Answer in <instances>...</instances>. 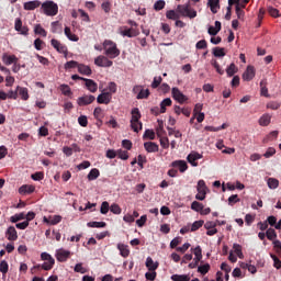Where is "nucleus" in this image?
I'll use <instances>...</instances> for the list:
<instances>
[{
    "mask_svg": "<svg viewBox=\"0 0 281 281\" xmlns=\"http://www.w3.org/2000/svg\"><path fill=\"white\" fill-rule=\"evenodd\" d=\"M103 49H104V54L105 56H108V58H117V56H120V48H117V44L111 40H105L103 42Z\"/></svg>",
    "mask_w": 281,
    "mask_h": 281,
    "instance_id": "1",
    "label": "nucleus"
},
{
    "mask_svg": "<svg viewBox=\"0 0 281 281\" xmlns=\"http://www.w3.org/2000/svg\"><path fill=\"white\" fill-rule=\"evenodd\" d=\"M142 113L139 112V108H134L132 110V119H131V128L134 133H139L144 126L142 123Z\"/></svg>",
    "mask_w": 281,
    "mask_h": 281,
    "instance_id": "2",
    "label": "nucleus"
},
{
    "mask_svg": "<svg viewBox=\"0 0 281 281\" xmlns=\"http://www.w3.org/2000/svg\"><path fill=\"white\" fill-rule=\"evenodd\" d=\"M41 10L46 16H56V14H58V4L48 0L41 4Z\"/></svg>",
    "mask_w": 281,
    "mask_h": 281,
    "instance_id": "3",
    "label": "nucleus"
},
{
    "mask_svg": "<svg viewBox=\"0 0 281 281\" xmlns=\"http://www.w3.org/2000/svg\"><path fill=\"white\" fill-rule=\"evenodd\" d=\"M176 10L180 14V16H188V19H196V10L190 8V3L178 4Z\"/></svg>",
    "mask_w": 281,
    "mask_h": 281,
    "instance_id": "4",
    "label": "nucleus"
},
{
    "mask_svg": "<svg viewBox=\"0 0 281 281\" xmlns=\"http://www.w3.org/2000/svg\"><path fill=\"white\" fill-rule=\"evenodd\" d=\"M119 34H121V36H126L127 38H135V36H139V29L122 26L120 27Z\"/></svg>",
    "mask_w": 281,
    "mask_h": 281,
    "instance_id": "5",
    "label": "nucleus"
},
{
    "mask_svg": "<svg viewBox=\"0 0 281 281\" xmlns=\"http://www.w3.org/2000/svg\"><path fill=\"white\" fill-rule=\"evenodd\" d=\"M14 30L15 32H19V34H21L22 36H29L30 34V29L27 26H23V21L21 20V18L15 19Z\"/></svg>",
    "mask_w": 281,
    "mask_h": 281,
    "instance_id": "6",
    "label": "nucleus"
},
{
    "mask_svg": "<svg viewBox=\"0 0 281 281\" xmlns=\"http://www.w3.org/2000/svg\"><path fill=\"white\" fill-rule=\"evenodd\" d=\"M55 256L58 262H67V260L71 258V251L66 250L65 248H60L56 250Z\"/></svg>",
    "mask_w": 281,
    "mask_h": 281,
    "instance_id": "7",
    "label": "nucleus"
},
{
    "mask_svg": "<svg viewBox=\"0 0 281 281\" xmlns=\"http://www.w3.org/2000/svg\"><path fill=\"white\" fill-rule=\"evenodd\" d=\"M97 67H113V61L109 57L100 55L94 59Z\"/></svg>",
    "mask_w": 281,
    "mask_h": 281,
    "instance_id": "8",
    "label": "nucleus"
},
{
    "mask_svg": "<svg viewBox=\"0 0 281 281\" xmlns=\"http://www.w3.org/2000/svg\"><path fill=\"white\" fill-rule=\"evenodd\" d=\"M171 93H172L173 100L179 102V104H184V102H188V97L183 94V92H181L179 88H172Z\"/></svg>",
    "mask_w": 281,
    "mask_h": 281,
    "instance_id": "9",
    "label": "nucleus"
},
{
    "mask_svg": "<svg viewBox=\"0 0 281 281\" xmlns=\"http://www.w3.org/2000/svg\"><path fill=\"white\" fill-rule=\"evenodd\" d=\"M95 102V97L93 94H86L77 99V104L79 106H88V104H93Z\"/></svg>",
    "mask_w": 281,
    "mask_h": 281,
    "instance_id": "10",
    "label": "nucleus"
},
{
    "mask_svg": "<svg viewBox=\"0 0 281 281\" xmlns=\"http://www.w3.org/2000/svg\"><path fill=\"white\" fill-rule=\"evenodd\" d=\"M199 159H203V155H201L196 151H192L187 157V161H189L191 164V166H193V167L199 166V162H196V161H199Z\"/></svg>",
    "mask_w": 281,
    "mask_h": 281,
    "instance_id": "11",
    "label": "nucleus"
},
{
    "mask_svg": "<svg viewBox=\"0 0 281 281\" xmlns=\"http://www.w3.org/2000/svg\"><path fill=\"white\" fill-rule=\"evenodd\" d=\"M254 78H256V68H254V66H248L243 74V79L249 82L254 80Z\"/></svg>",
    "mask_w": 281,
    "mask_h": 281,
    "instance_id": "12",
    "label": "nucleus"
},
{
    "mask_svg": "<svg viewBox=\"0 0 281 281\" xmlns=\"http://www.w3.org/2000/svg\"><path fill=\"white\" fill-rule=\"evenodd\" d=\"M116 248L119 249L120 256H122V258H128L131 256V249H128V245L119 243Z\"/></svg>",
    "mask_w": 281,
    "mask_h": 281,
    "instance_id": "13",
    "label": "nucleus"
},
{
    "mask_svg": "<svg viewBox=\"0 0 281 281\" xmlns=\"http://www.w3.org/2000/svg\"><path fill=\"white\" fill-rule=\"evenodd\" d=\"M111 92H103L98 95L97 102L98 104H110L111 103Z\"/></svg>",
    "mask_w": 281,
    "mask_h": 281,
    "instance_id": "14",
    "label": "nucleus"
},
{
    "mask_svg": "<svg viewBox=\"0 0 281 281\" xmlns=\"http://www.w3.org/2000/svg\"><path fill=\"white\" fill-rule=\"evenodd\" d=\"M50 45L56 49L59 54H67V46L60 44L58 40H52Z\"/></svg>",
    "mask_w": 281,
    "mask_h": 281,
    "instance_id": "15",
    "label": "nucleus"
},
{
    "mask_svg": "<svg viewBox=\"0 0 281 281\" xmlns=\"http://www.w3.org/2000/svg\"><path fill=\"white\" fill-rule=\"evenodd\" d=\"M83 82H85L88 91H90V93H95V91H98V83L94 82L92 79L86 78V79H83Z\"/></svg>",
    "mask_w": 281,
    "mask_h": 281,
    "instance_id": "16",
    "label": "nucleus"
},
{
    "mask_svg": "<svg viewBox=\"0 0 281 281\" xmlns=\"http://www.w3.org/2000/svg\"><path fill=\"white\" fill-rule=\"evenodd\" d=\"M5 236L8 240H18L19 239V234L16 233V228L14 226H10Z\"/></svg>",
    "mask_w": 281,
    "mask_h": 281,
    "instance_id": "17",
    "label": "nucleus"
},
{
    "mask_svg": "<svg viewBox=\"0 0 281 281\" xmlns=\"http://www.w3.org/2000/svg\"><path fill=\"white\" fill-rule=\"evenodd\" d=\"M172 168H179L180 172H186L188 170V162L186 160H176L171 162Z\"/></svg>",
    "mask_w": 281,
    "mask_h": 281,
    "instance_id": "18",
    "label": "nucleus"
},
{
    "mask_svg": "<svg viewBox=\"0 0 281 281\" xmlns=\"http://www.w3.org/2000/svg\"><path fill=\"white\" fill-rule=\"evenodd\" d=\"M24 10H36V8H41V1L40 0H33L29 2H24L23 4Z\"/></svg>",
    "mask_w": 281,
    "mask_h": 281,
    "instance_id": "19",
    "label": "nucleus"
},
{
    "mask_svg": "<svg viewBox=\"0 0 281 281\" xmlns=\"http://www.w3.org/2000/svg\"><path fill=\"white\" fill-rule=\"evenodd\" d=\"M144 148L148 153H159V145L157 143L146 142L144 143Z\"/></svg>",
    "mask_w": 281,
    "mask_h": 281,
    "instance_id": "20",
    "label": "nucleus"
},
{
    "mask_svg": "<svg viewBox=\"0 0 281 281\" xmlns=\"http://www.w3.org/2000/svg\"><path fill=\"white\" fill-rule=\"evenodd\" d=\"M207 4L213 14H216L221 10V0H209Z\"/></svg>",
    "mask_w": 281,
    "mask_h": 281,
    "instance_id": "21",
    "label": "nucleus"
},
{
    "mask_svg": "<svg viewBox=\"0 0 281 281\" xmlns=\"http://www.w3.org/2000/svg\"><path fill=\"white\" fill-rule=\"evenodd\" d=\"M64 34H65V36H67V38H68L69 41H72L74 43H78V41H80V38L78 37V35L71 33V29H70L69 26H66V27H65Z\"/></svg>",
    "mask_w": 281,
    "mask_h": 281,
    "instance_id": "22",
    "label": "nucleus"
},
{
    "mask_svg": "<svg viewBox=\"0 0 281 281\" xmlns=\"http://www.w3.org/2000/svg\"><path fill=\"white\" fill-rule=\"evenodd\" d=\"M50 32L53 34H63V25L60 24V22L58 21L52 22Z\"/></svg>",
    "mask_w": 281,
    "mask_h": 281,
    "instance_id": "23",
    "label": "nucleus"
},
{
    "mask_svg": "<svg viewBox=\"0 0 281 281\" xmlns=\"http://www.w3.org/2000/svg\"><path fill=\"white\" fill-rule=\"evenodd\" d=\"M34 190H36L34 186L23 184L22 187H20L19 192L20 194H32Z\"/></svg>",
    "mask_w": 281,
    "mask_h": 281,
    "instance_id": "24",
    "label": "nucleus"
},
{
    "mask_svg": "<svg viewBox=\"0 0 281 281\" xmlns=\"http://www.w3.org/2000/svg\"><path fill=\"white\" fill-rule=\"evenodd\" d=\"M145 265L148 271H157V269L159 268V263L155 262L150 257H147Z\"/></svg>",
    "mask_w": 281,
    "mask_h": 281,
    "instance_id": "25",
    "label": "nucleus"
},
{
    "mask_svg": "<svg viewBox=\"0 0 281 281\" xmlns=\"http://www.w3.org/2000/svg\"><path fill=\"white\" fill-rule=\"evenodd\" d=\"M16 60H19V58H16L14 55L3 54L2 56V63H4V65H13V63H16Z\"/></svg>",
    "mask_w": 281,
    "mask_h": 281,
    "instance_id": "26",
    "label": "nucleus"
},
{
    "mask_svg": "<svg viewBox=\"0 0 281 281\" xmlns=\"http://www.w3.org/2000/svg\"><path fill=\"white\" fill-rule=\"evenodd\" d=\"M166 18L169 19V21H177L181 19V14H179L176 10H169L166 12Z\"/></svg>",
    "mask_w": 281,
    "mask_h": 281,
    "instance_id": "27",
    "label": "nucleus"
},
{
    "mask_svg": "<svg viewBox=\"0 0 281 281\" xmlns=\"http://www.w3.org/2000/svg\"><path fill=\"white\" fill-rule=\"evenodd\" d=\"M77 69L79 71V74H82V76H91V67H89L85 64H79Z\"/></svg>",
    "mask_w": 281,
    "mask_h": 281,
    "instance_id": "28",
    "label": "nucleus"
},
{
    "mask_svg": "<svg viewBox=\"0 0 281 281\" xmlns=\"http://www.w3.org/2000/svg\"><path fill=\"white\" fill-rule=\"evenodd\" d=\"M271 124V115L269 114H263L260 119H259V125L260 126H269Z\"/></svg>",
    "mask_w": 281,
    "mask_h": 281,
    "instance_id": "29",
    "label": "nucleus"
},
{
    "mask_svg": "<svg viewBox=\"0 0 281 281\" xmlns=\"http://www.w3.org/2000/svg\"><path fill=\"white\" fill-rule=\"evenodd\" d=\"M166 106H172V99L166 98L160 103V113H166Z\"/></svg>",
    "mask_w": 281,
    "mask_h": 281,
    "instance_id": "30",
    "label": "nucleus"
},
{
    "mask_svg": "<svg viewBox=\"0 0 281 281\" xmlns=\"http://www.w3.org/2000/svg\"><path fill=\"white\" fill-rule=\"evenodd\" d=\"M18 93L22 98V100H30V93L27 92V88L18 86Z\"/></svg>",
    "mask_w": 281,
    "mask_h": 281,
    "instance_id": "31",
    "label": "nucleus"
},
{
    "mask_svg": "<svg viewBox=\"0 0 281 281\" xmlns=\"http://www.w3.org/2000/svg\"><path fill=\"white\" fill-rule=\"evenodd\" d=\"M94 120L100 122L102 124V119L104 117V114L102 113V108L98 106L93 111Z\"/></svg>",
    "mask_w": 281,
    "mask_h": 281,
    "instance_id": "32",
    "label": "nucleus"
},
{
    "mask_svg": "<svg viewBox=\"0 0 281 281\" xmlns=\"http://www.w3.org/2000/svg\"><path fill=\"white\" fill-rule=\"evenodd\" d=\"M98 177H100V170L93 168L88 173V181H95V179H98Z\"/></svg>",
    "mask_w": 281,
    "mask_h": 281,
    "instance_id": "33",
    "label": "nucleus"
},
{
    "mask_svg": "<svg viewBox=\"0 0 281 281\" xmlns=\"http://www.w3.org/2000/svg\"><path fill=\"white\" fill-rule=\"evenodd\" d=\"M59 91H61L63 95L69 97L72 94L71 88L69 87V85H65V83L60 85Z\"/></svg>",
    "mask_w": 281,
    "mask_h": 281,
    "instance_id": "34",
    "label": "nucleus"
},
{
    "mask_svg": "<svg viewBox=\"0 0 281 281\" xmlns=\"http://www.w3.org/2000/svg\"><path fill=\"white\" fill-rule=\"evenodd\" d=\"M237 72H238V68H236V64L234 63H232L226 69V74L228 78H232V76H234Z\"/></svg>",
    "mask_w": 281,
    "mask_h": 281,
    "instance_id": "35",
    "label": "nucleus"
},
{
    "mask_svg": "<svg viewBox=\"0 0 281 281\" xmlns=\"http://www.w3.org/2000/svg\"><path fill=\"white\" fill-rule=\"evenodd\" d=\"M266 237L268 240H276V238H278V233H276L274 228H268L266 232Z\"/></svg>",
    "mask_w": 281,
    "mask_h": 281,
    "instance_id": "36",
    "label": "nucleus"
},
{
    "mask_svg": "<svg viewBox=\"0 0 281 281\" xmlns=\"http://www.w3.org/2000/svg\"><path fill=\"white\" fill-rule=\"evenodd\" d=\"M172 281H190V276L188 274H173L171 276Z\"/></svg>",
    "mask_w": 281,
    "mask_h": 281,
    "instance_id": "37",
    "label": "nucleus"
},
{
    "mask_svg": "<svg viewBox=\"0 0 281 281\" xmlns=\"http://www.w3.org/2000/svg\"><path fill=\"white\" fill-rule=\"evenodd\" d=\"M210 263L202 265L198 267V273H201V276H205L206 273H210Z\"/></svg>",
    "mask_w": 281,
    "mask_h": 281,
    "instance_id": "38",
    "label": "nucleus"
},
{
    "mask_svg": "<svg viewBox=\"0 0 281 281\" xmlns=\"http://www.w3.org/2000/svg\"><path fill=\"white\" fill-rule=\"evenodd\" d=\"M278 186H280V181H278V179H276V178L268 179V188H270V190H276V188H278Z\"/></svg>",
    "mask_w": 281,
    "mask_h": 281,
    "instance_id": "39",
    "label": "nucleus"
},
{
    "mask_svg": "<svg viewBox=\"0 0 281 281\" xmlns=\"http://www.w3.org/2000/svg\"><path fill=\"white\" fill-rule=\"evenodd\" d=\"M34 32L35 34H38L40 36H47V31H45V29H43V26L41 24H36L34 27Z\"/></svg>",
    "mask_w": 281,
    "mask_h": 281,
    "instance_id": "40",
    "label": "nucleus"
},
{
    "mask_svg": "<svg viewBox=\"0 0 281 281\" xmlns=\"http://www.w3.org/2000/svg\"><path fill=\"white\" fill-rule=\"evenodd\" d=\"M203 203L199 202V201H193L191 203V210H193L194 212H200L203 210Z\"/></svg>",
    "mask_w": 281,
    "mask_h": 281,
    "instance_id": "41",
    "label": "nucleus"
},
{
    "mask_svg": "<svg viewBox=\"0 0 281 281\" xmlns=\"http://www.w3.org/2000/svg\"><path fill=\"white\" fill-rule=\"evenodd\" d=\"M204 224H205V222L203 220L195 221L191 225V232H196V231L201 229V227H203Z\"/></svg>",
    "mask_w": 281,
    "mask_h": 281,
    "instance_id": "42",
    "label": "nucleus"
},
{
    "mask_svg": "<svg viewBox=\"0 0 281 281\" xmlns=\"http://www.w3.org/2000/svg\"><path fill=\"white\" fill-rule=\"evenodd\" d=\"M198 192H207V186L205 184V180H199L196 186Z\"/></svg>",
    "mask_w": 281,
    "mask_h": 281,
    "instance_id": "43",
    "label": "nucleus"
},
{
    "mask_svg": "<svg viewBox=\"0 0 281 281\" xmlns=\"http://www.w3.org/2000/svg\"><path fill=\"white\" fill-rule=\"evenodd\" d=\"M11 223H19V221H25V213H19L10 218Z\"/></svg>",
    "mask_w": 281,
    "mask_h": 281,
    "instance_id": "44",
    "label": "nucleus"
},
{
    "mask_svg": "<svg viewBox=\"0 0 281 281\" xmlns=\"http://www.w3.org/2000/svg\"><path fill=\"white\" fill-rule=\"evenodd\" d=\"M213 56H215V58H222L223 56H225V48L215 47L213 49Z\"/></svg>",
    "mask_w": 281,
    "mask_h": 281,
    "instance_id": "45",
    "label": "nucleus"
},
{
    "mask_svg": "<svg viewBox=\"0 0 281 281\" xmlns=\"http://www.w3.org/2000/svg\"><path fill=\"white\" fill-rule=\"evenodd\" d=\"M164 8H166V1L164 0H158L154 4V10H156V12L164 10Z\"/></svg>",
    "mask_w": 281,
    "mask_h": 281,
    "instance_id": "46",
    "label": "nucleus"
},
{
    "mask_svg": "<svg viewBox=\"0 0 281 281\" xmlns=\"http://www.w3.org/2000/svg\"><path fill=\"white\" fill-rule=\"evenodd\" d=\"M245 8H241L240 4H237L235 7V12H236V15H237V19H245Z\"/></svg>",
    "mask_w": 281,
    "mask_h": 281,
    "instance_id": "47",
    "label": "nucleus"
},
{
    "mask_svg": "<svg viewBox=\"0 0 281 281\" xmlns=\"http://www.w3.org/2000/svg\"><path fill=\"white\" fill-rule=\"evenodd\" d=\"M268 14H270V16H273V19H278V18H280V10H278L273 7H269Z\"/></svg>",
    "mask_w": 281,
    "mask_h": 281,
    "instance_id": "48",
    "label": "nucleus"
},
{
    "mask_svg": "<svg viewBox=\"0 0 281 281\" xmlns=\"http://www.w3.org/2000/svg\"><path fill=\"white\" fill-rule=\"evenodd\" d=\"M167 131H168L169 135H173L178 139L183 136V134H181V132L179 130H175L172 127H167Z\"/></svg>",
    "mask_w": 281,
    "mask_h": 281,
    "instance_id": "49",
    "label": "nucleus"
},
{
    "mask_svg": "<svg viewBox=\"0 0 281 281\" xmlns=\"http://www.w3.org/2000/svg\"><path fill=\"white\" fill-rule=\"evenodd\" d=\"M9 269H10V266L8 265V261L2 260V261L0 262V271H1V273H2L3 276H5V273H8V271H9Z\"/></svg>",
    "mask_w": 281,
    "mask_h": 281,
    "instance_id": "50",
    "label": "nucleus"
},
{
    "mask_svg": "<svg viewBox=\"0 0 281 281\" xmlns=\"http://www.w3.org/2000/svg\"><path fill=\"white\" fill-rule=\"evenodd\" d=\"M41 259L45 260L46 262H52V265H55L56 260H54L52 258V255L47 254V252H42L41 254Z\"/></svg>",
    "mask_w": 281,
    "mask_h": 281,
    "instance_id": "51",
    "label": "nucleus"
},
{
    "mask_svg": "<svg viewBox=\"0 0 281 281\" xmlns=\"http://www.w3.org/2000/svg\"><path fill=\"white\" fill-rule=\"evenodd\" d=\"M148 95H150V90L146 89V90H140V93L137 94V100H146V98H148Z\"/></svg>",
    "mask_w": 281,
    "mask_h": 281,
    "instance_id": "52",
    "label": "nucleus"
},
{
    "mask_svg": "<svg viewBox=\"0 0 281 281\" xmlns=\"http://www.w3.org/2000/svg\"><path fill=\"white\" fill-rule=\"evenodd\" d=\"M233 249L238 258H243V246H240V244H234Z\"/></svg>",
    "mask_w": 281,
    "mask_h": 281,
    "instance_id": "53",
    "label": "nucleus"
},
{
    "mask_svg": "<svg viewBox=\"0 0 281 281\" xmlns=\"http://www.w3.org/2000/svg\"><path fill=\"white\" fill-rule=\"evenodd\" d=\"M143 139H155V131L153 130H146Z\"/></svg>",
    "mask_w": 281,
    "mask_h": 281,
    "instance_id": "54",
    "label": "nucleus"
},
{
    "mask_svg": "<svg viewBox=\"0 0 281 281\" xmlns=\"http://www.w3.org/2000/svg\"><path fill=\"white\" fill-rule=\"evenodd\" d=\"M88 227L102 228V227H106V223L105 222H89Z\"/></svg>",
    "mask_w": 281,
    "mask_h": 281,
    "instance_id": "55",
    "label": "nucleus"
},
{
    "mask_svg": "<svg viewBox=\"0 0 281 281\" xmlns=\"http://www.w3.org/2000/svg\"><path fill=\"white\" fill-rule=\"evenodd\" d=\"M78 124H80L83 128L89 125V120L87 119L86 115H80L78 117Z\"/></svg>",
    "mask_w": 281,
    "mask_h": 281,
    "instance_id": "56",
    "label": "nucleus"
},
{
    "mask_svg": "<svg viewBox=\"0 0 281 281\" xmlns=\"http://www.w3.org/2000/svg\"><path fill=\"white\" fill-rule=\"evenodd\" d=\"M79 63L76 60H70L65 64V69H76V67H79Z\"/></svg>",
    "mask_w": 281,
    "mask_h": 281,
    "instance_id": "57",
    "label": "nucleus"
},
{
    "mask_svg": "<svg viewBox=\"0 0 281 281\" xmlns=\"http://www.w3.org/2000/svg\"><path fill=\"white\" fill-rule=\"evenodd\" d=\"M116 157H119V159H123V161H126V159H128V151L119 149Z\"/></svg>",
    "mask_w": 281,
    "mask_h": 281,
    "instance_id": "58",
    "label": "nucleus"
},
{
    "mask_svg": "<svg viewBox=\"0 0 281 281\" xmlns=\"http://www.w3.org/2000/svg\"><path fill=\"white\" fill-rule=\"evenodd\" d=\"M270 257L273 260V267L276 269H281V260L278 258V256L271 254Z\"/></svg>",
    "mask_w": 281,
    "mask_h": 281,
    "instance_id": "59",
    "label": "nucleus"
},
{
    "mask_svg": "<svg viewBox=\"0 0 281 281\" xmlns=\"http://www.w3.org/2000/svg\"><path fill=\"white\" fill-rule=\"evenodd\" d=\"M110 212H112V214H122V207H120V204H112L110 206Z\"/></svg>",
    "mask_w": 281,
    "mask_h": 281,
    "instance_id": "60",
    "label": "nucleus"
},
{
    "mask_svg": "<svg viewBox=\"0 0 281 281\" xmlns=\"http://www.w3.org/2000/svg\"><path fill=\"white\" fill-rule=\"evenodd\" d=\"M49 218H50L49 225H58V223L63 221V216L60 215H54V216H50Z\"/></svg>",
    "mask_w": 281,
    "mask_h": 281,
    "instance_id": "61",
    "label": "nucleus"
},
{
    "mask_svg": "<svg viewBox=\"0 0 281 281\" xmlns=\"http://www.w3.org/2000/svg\"><path fill=\"white\" fill-rule=\"evenodd\" d=\"M273 155H276V149L273 147H269L263 154V157L266 159H270V157H273Z\"/></svg>",
    "mask_w": 281,
    "mask_h": 281,
    "instance_id": "62",
    "label": "nucleus"
},
{
    "mask_svg": "<svg viewBox=\"0 0 281 281\" xmlns=\"http://www.w3.org/2000/svg\"><path fill=\"white\" fill-rule=\"evenodd\" d=\"M101 9L105 12V14H109V12H111V2L109 1L102 2Z\"/></svg>",
    "mask_w": 281,
    "mask_h": 281,
    "instance_id": "63",
    "label": "nucleus"
},
{
    "mask_svg": "<svg viewBox=\"0 0 281 281\" xmlns=\"http://www.w3.org/2000/svg\"><path fill=\"white\" fill-rule=\"evenodd\" d=\"M273 249L277 251V254H281V241L279 239H274L272 241Z\"/></svg>",
    "mask_w": 281,
    "mask_h": 281,
    "instance_id": "64",
    "label": "nucleus"
}]
</instances>
